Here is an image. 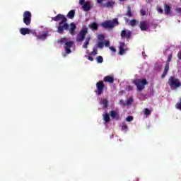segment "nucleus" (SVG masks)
<instances>
[{
    "label": "nucleus",
    "instance_id": "nucleus-15",
    "mask_svg": "<svg viewBox=\"0 0 181 181\" xmlns=\"http://www.w3.org/2000/svg\"><path fill=\"white\" fill-rule=\"evenodd\" d=\"M20 33L21 35H23V36H25V35L32 33V30H30L29 28H22L20 29Z\"/></svg>",
    "mask_w": 181,
    "mask_h": 181
},
{
    "label": "nucleus",
    "instance_id": "nucleus-43",
    "mask_svg": "<svg viewBox=\"0 0 181 181\" xmlns=\"http://www.w3.org/2000/svg\"><path fill=\"white\" fill-rule=\"evenodd\" d=\"M122 131H125V129H128V127L127 126V124H124L122 127Z\"/></svg>",
    "mask_w": 181,
    "mask_h": 181
},
{
    "label": "nucleus",
    "instance_id": "nucleus-24",
    "mask_svg": "<svg viewBox=\"0 0 181 181\" xmlns=\"http://www.w3.org/2000/svg\"><path fill=\"white\" fill-rule=\"evenodd\" d=\"M170 11H171L170 6L168 4L164 5V11L165 15H169V13H170Z\"/></svg>",
    "mask_w": 181,
    "mask_h": 181
},
{
    "label": "nucleus",
    "instance_id": "nucleus-11",
    "mask_svg": "<svg viewBox=\"0 0 181 181\" xmlns=\"http://www.w3.org/2000/svg\"><path fill=\"white\" fill-rule=\"evenodd\" d=\"M74 44V42L73 41H69L64 44V47L65 49L66 54H70V53H71V47H73Z\"/></svg>",
    "mask_w": 181,
    "mask_h": 181
},
{
    "label": "nucleus",
    "instance_id": "nucleus-10",
    "mask_svg": "<svg viewBox=\"0 0 181 181\" xmlns=\"http://www.w3.org/2000/svg\"><path fill=\"white\" fill-rule=\"evenodd\" d=\"M52 21H54V22H59V21H61L60 22H67V18L63 14H58L55 17H52Z\"/></svg>",
    "mask_w": 181,
    "mask_h": 181
},
{
    "label": "nucleus",
    "instance_id": "nucleus-39",
    "mask_svg": "<svg viewBox=\"0 0 181 181\" xmlns=\"http://www.w3.org/2000/svg\"><path fill=\"white\" fill-rule=\"evenodd\" d=\"M86 59H88V60H90V62H94V58H93V57L90 56H86Z\"/></svg>",
    "mask_w": 181,
    "mask_h": 181
},
{
    "label": "nucleus",
    "instance_id": "nucleus-4",
    "mask_svg": "<svg viewBox=\"0 0 181 181\" xmlns=\"http://www.w3.org/2000/svg\"><path fill=\"white\" fill-rule=\"evenodd\" d=\"M133 83L135 84V86H136L137 89L140 91H142V90L145 88V86L148 84L146 79H136L133 81Z\"/></svg>",
    "mask_w": 181,
    "mask_h": 181
},
{
    "label": "nucleus",
    "instance_id": "nucleus-33",
    "mask_svg": "<svg viewBox=\"0 0 181 181\" xmlns=\"http://www.w3.org/2000/svg\"><path fill=\"white\" fill-rule=\"evenodd\" d=\"M172 57H173L172 54H170L168 55V57L166 64H168V67H169V63H170V60H172Z\"/></svg>",
    "mask_w": 181,
    "mask_h": 181
},
{
    "label": "nucleus",
    "instance_id": "nucleus-5",
    "mask_svg": "<svg viewBox=\"0 0 181 181\" xmlns=\"http://www.w3.org/2000/svg\"><path fill=\"white\" fill-rule=\"evenodd\" d=\"M23 23L26 26H29L32 22V13L30 11H25L23 14Z\"/></svg>",
    "mask_w": 181,
    "mask_h": 181
},
{
    "label": "nucleus",
    "instance_id": "nucleus-6",
    "mask_svg": "<svg viewBox=\"0 0 181 181\" xmlns=\"http://www.w3.org/2000/svg\"><path fill=\"white\" fill-rule=\"evenodd\" d=\"M88 33V29L85 28L81 29L79 33L77 35L76 37V42H84V39H86V35Z\"/></svg>",
    "mask_w": 181,
    "mask_h": 181
},
{
    "label": "nucleus",
    "instance_id": "nucleus-31",
    "mask_svg": "<svg viewBox=\"0 0 181 181\" xmlns=\"http://www.w3.org/2000/svg\"><path fill=\"white\" fill-rule=\"evenodd\" d=\"M97 63H103L104 62V58L102 56H98L96 57Z\"/></svg>",
    "mask_w": 181,
    "mask_h": 181
},
{
    "label": "nucleus",
    "instance_id": "nucleus-26",
    "mask_svg": "<svg viewBox=\"0 0 181 181\" xmlns=\"http://www.w3.org/2000/svg\"><path fill=\"white\" fill-rule=\"evenodd\" d=\"M100 104L103 105V108H107L108 107V100H107V99H103Z\"/></svg>",
    "mask_w": 181,
    "mask_h": 181
},
{
    "label": "nucleus",
    "instance_id": "nucleus-14",
    "mask_svg": "<svg viewBox=\"0 0 181 181\" xmlns=\"http://www.w3.org/2000/svg\"><path fill=\"white\" fill-rule=\"evenodd\" d=\"M76 29H77V26L76 25V24L74 23H71L70 28L69 30L70 35H71L72 36H74L76 33Z\"/></svg>",
    "mask_w": 181,
    "mask_h": 181
},
{
    "label": "nucleus",
    "instance_id": "nucleus-40",
    "mask_svg": "<svg viewBox=\"0 0 181 181\" xmlns=\"http://www.w3.org/2000/svg\"><path fill=\"white\" fill-rule=\"evenodd\" d=\"M157 12H158V13H163V8H157Z\"/></svg>",
    "mask_w": 181,
    "mask_h": 181
},
{
    "label": "nucleus",
    "instance_id": "nucleus-3",
    "mask_svg": "<svg viewBox=\"0 0 181 181\" xmlns=\"http://www.w3.org/2000/svg\"><path fill=\"white\" fill-rule=\"evenodd\" d=\"M69 28L70 25L69 23H67V22H59L57 32L59 35H63V33H64V30H69Z\"/></svg>",
    "mask_w": 181,
    "mask_h": 181
},
{
    "label": "nucleus",
    "instance_id": "nucleus-21",
    "mask_svg": "<svg viewBox=\"0 0 181 181\" xmlns=\"http://www.w3.org/2000/svg\"><path fill=\"white\" fill-rule=\"evenodd\" d=\"M168 71H169V64H166L164 67V71L161 75V78H165V77H166V75L168 74Z\"/></svg>",
    "mask_w": 181,
    "mask_h": 181
},
{
    "label": "nucleus",
    "instance_id": "nucleus-17",
    "mask_svg": "<svg viewBox=\"0 0 181 181\" xmlns=\"http://www.w3.org/2000/svg\"><path fill=\"white\" fill-rule=\"evenodd\" d=\"M103 81H105V83H109L110 84H112L114 83V77L111 76H106L104 77Z\"/></svg>",
    "mask_w": 181,
    "mask_h": 181
},
{
    "label": "nucleus",
    "instance_id": "nucleus-7",
    "mask_svg": "<svg viewBox=\"0 0 181 181\" xmlns=\"http://www.w3.org/2000/svg\"><path fill=\"white\" fill-rule=\"evenodd\" d=\"M79 5L82 6L84 12H88V11L91 10V2L86 1V0H79Z\"/></svg>",
    "mask_w": 181,
    "mask_h": 181
},
{
    "label": "nucleus",
    "instance_id": "nucleus-18",
    "mask_svg": "<svg viewBox=\"0 0 181 181\" xmlns=\"http://www.w3.org/2000/svg\"><path fill=\"white\" fill-rule=\"evenodd\" d=\"M109 114H110V117H111V118H112V119L118 120V119L119 118V115H118V113L117 112H115V110L110 111Z\"/></svg>",
    "mask_w": 181,
    "mask_h": 181
},
{
    "label": "nucleus",
    "instance_id": "nucleus-16",
    "mask_svg": "<svg viewBox=\"0 0 181 181\" xmlns=\"http://www.w3.org/2000/svg\"><path fill=\"white\" fill-rule=\"evenodd\" d=\"M114 5H115V1H108L107 3L102 4V6L103 8H114Z\"/></svg>",
    "mask_w": 181,
    "mask_h": 181
},
{
    "label": "nucleus",
    "instance_id": "nucleus-41",
    "mask_svg": "<svg viewBox=\"0 0 181 181\" xmlns=\"http://www.w3.org/2000/svg\"><path fill=\"white\" fill-rule=\"evenodd\" d=\"M109 49L113 52V53H115V52H117V49H115V47H110Z\"/></svg>",
    "mask_w": 181,
    "mask_h": 181
},
{
    "label": "nucleus",
    "instance_id": "nucleus-2",
    "mask_svg": "<svg viewBox=\"0 0 181 181\" xmlns=\"http://www.w3.org/2000/svg\"><path fill=\"white\" fill-rule=\"evenodd\" d=\"M117 25H119V23L118 22V18H114L112 21H105V22L101 23V26L102 28H104V29H112V28L117 26Z\"/></svg>",
    "mask_w": 181,
    "mask_h": 181
},
{
    "label": "nucleus",
    "instance_id": "nucleus-19",
    "mask_svg": "<svg viewBox=\"0 0 181 181\" xmlns=\"http://www.w3.org/2000/svg\"><path fill=\"white\" fill-rule=\"evenodd\" d=\"M47 35H49L47 32H45L42 34H38L37 35V39L39 40H45L47 37Z\"/></svg>",
    "mask_w": 181,
    "mask_h": 181
},
{
    "label": "nucleus",
    "instance_id": "nucleus-30",
    "mask_svg": "<svg viewBox=\"0 0 181 181\" xmlns=\"http://www.w3.org/2000/svg\"><path fill=\"white\" fill-rule=\"evenodd\" d=\"M140 15H141V16H146V8H142L140 10Z\"/></svg>",
    "mask_w": 181,
    "mask_h": 181
},
{
    "label": "nucleus",
    "instance_id": "nucleus-29",
    "mask_svg": "<svg viewBox=\"0 0 181 181\" xmlns=\"http://www.w3.org/2000/svg\"><path fill=\"white\" fill-rule=\"evenodd\" d=\"M58 43H61V45H64V43H67V39L66 37H62L58 40Z\"/></svg>",
    "mask_w": 181,
    "mask_h": 181
},
{
    "label": "nucleus",
    "instance_id": "nucleus-35",
    "mask_svg": "<svg viewBox=\"0 0 181 181\" xmlns=\"http://www.w3.org/2000/svg\"><path fill=\"white\" fill-rule=\"evenodd\" d=\"M97 52H98V50H97V49H93V52H91L90 53V56H96Z\"/></svg>",
    "mask_w": 181,
    "mask_h": 181
},
{
    "label": "nucleus",
    "instance_id": "nucleus-47",
    "mask_svg": "<svg viewBox=\"0 0 181 181\" xmlns=\"http://www.w3.org/2000/svg\"><path fill=\"white\" fill-rule=\"evenodd\" d=\"M119 2H125V1H127V0H119Z\"/></svg>",
    "mask_w": 181,
    "mask_h": 181
},
{
    "label": "nucleus",
    "instance_id": "nucleus-20",
    "mask_svg": "<svg viewBox=\"0 0 181 181\" xmlns=\"http://www.w3.org/2000/svg\"><path fill=\"white\" fill-rule=\"evenodd\" d=\"M90 40H91V37L88 36L86 38L85 42H83V45L82 46L83 49H87V47H88V45H90Z\"/></svg>",
    "mask_w": 181,
    "mask_h": 181
},
{
    "label": "nucleus",
    "instance_id": "nucleus-8",
    "mask_svg": "<svg viewBox=\"0 0 181 181\" xmlns=\"http://www.w3.org/2000/svg\"><path fill=\"white\" fill-rule=\"evenodd\" d=\"M105 88V85L104 84V82L103 81H98L96 83V94L98 95H101L103 93H104V88Z\"/></svg>",
    "mask_w": 181,
    "mask_h": 181
},
{
    "label": "nucleus",
    "instance_id": "nucleus-42",
    "mask_svg": "<svg viewBox=\"0 0 181 181\" xmlns=\"http://www.w3.org/2000/svg\"><path fill=\"white\" fill-rule=\"evenodd\" d=\"M176 12L181 15V7L175 8Z\"/></svg>",
    "mask_w": 181,
    "mask_h": 181
},
{
    "label": "nucleus",
    "instance_id": "nucleus-44",
    "mask_svg": "<svg viewBox=\"0 0 181 181\" xmlns=\"http://www.w3.org/2000/svg\"><path fill=\"white\" fill-rule=\"evenodd\" d=\"M105 46L106 47H109L110 46V41H105V42L104 43Z\"/></svg>",
    "mask_w": 181,
    "mask_h": 181
},
{
    "label": "nucleus",
    "instance_id": "nucleus-22",
    "mask_svg": "<svg viewBox=\"0 0 181 181\" xmlns=\"http://www.w3.org/2000/svg\"><path fill=\"white\" fill-rule=\"evenodd\" d=\"M75 16H76V11L71 10L66 15V18H68L69 19H74Z\"/></svg>",
    "mask_w": 181,
    "mask_h": 181
},
{
    "label": "nucleus",
    "instance_id": "nucleus-23",
    "mask_svg": "<svg viewBox=\"0 0 181 181\" xmlns=\"http://www.w3.org/2000/svg\"><path fill=\"white\" fill-rule=\"evenodd\" d=\"M126 16H128L129 18H132L134 16V14L132 13V11L131 10V7H127V11L125 14Z\"/></svg>",
    "mask_w": 181,
    "mask_h": 181
},
{
    "label": "nucleus",
    "instance_id": "nucleus-12",
    "mask_svg": "<svg viewBox=\"0 0 181 181\" xmlns=\"http://www.w3.org/2000/svg\"><path fill=\"white\" fill-rule=\"evenodd\" d=\"M119 54L122 56L125 54V47H127V44H125L124 42H119Z\"/></svg>",
    "mask_w": 181,
    "mask_h": 181
},
{
    "label": "nucleus",
    "instance_id": "nucleus-46",
    "mask_svg": "<svg viewBox=\"0 0 181 181\" xmlns=\"http://www.w3.org/2000/svg\"><path fill=\"white\" fill-rule=\"evenodd\" d=\"M104 0H97L98 4H103Z\"/></svg>",
    "mask_w": 181,
    "mask_h": 181
},
{
    "label": "nucleus",
    "instance_id": "nucleus-25",
    "mask_svg": "<svg viewBox=\"0 0 181 181\" xmlns=\"http://www.w3.org/2000/svg\"><path fill=\"white\" fill-rule=\"evenodd\" d=\"M103 119L105 121V122H110V121H111V119L110 117V114L106 113L103 115Z\"/></svg>",
    "mask_w": 181,
    "mask_h": 181
},
{
    "label": "nucleus",
    "instance_id": "nucleus-45",
    "mask_svg": "<svg viewBox=\"0 0 181 181\" xmlns=\"http://www.w3.org/2000/svg\"><path fill=\"white\" fill-rule=\"evenodd\" d=\"M127 90H128L129 91L132 90V86H127Z\"/></svg>",
    "mask_w": 181,
    "mask_h": 181
},
{
    "label": "nucleus",
    "instance_id": "nucleus-27",
    "mask_svg": "<svg viewBox=\"0 0 181 181\" xmlns=\"http://www.w3.org/2000/svg\"><path fill=\"white\" fill-rule=\"evenodd\" d=\"M90 29H92L93 30H98V24H97V23H93L90 25Z\"/></svg>",
    "mask_w": 181,
    "mask_h": 181
},
{
    "label": "nucleus",
    "instance_id": "nucleus-49",
    "mask_svg": "<svg viewBox=\"0 0 181 181\" xmlns=\"http://www.w3.org/2000/svg\"><path fill=\"white\" fill-rule=\"evenodd\" d=\"M122 93H124V90H121V91L119 92V94H122Z\"/></svg>",
    "mask_w": 181,
    "mask_h": 181
},
{
    "label": "nucleus",
    "instance_id": "nucleus-1",
    "mask_svg": "<svg viewBox=\"0 0 181 181\" xmlns=\"http://www.w3.org/2000/svg\"><path fill=\"white\" fill-rule=\"evenodd\" d=\"M168 83L169 84L171 90H177L181 86L180 81L175 76H170L168 79Z\"/></svg>",
    "mask_w": 181,
    "mask_h": 181
},
{
    "label": "nucleus",
    "instance_id": "nucleus-36",
    "mask_svg": "<svg viewBox=\"0 0 181 181\" xmlns=\"http://www.w3.org/2000/svg\"><path fill=\"white\" fill-rule=\"evenodd\" d=\"M127 122H131V121H134V117L129 116L126 119Z\"/></svg>",
    "mask_w": 181,
    "mask_h": 181
},
{
    "label": "nucleus",
    "instance_id": "nucleus-38",
    "mask_svg": "<svg viewBox=\"0 0 181 181\" xmlns=\"http://www.w3.org/2000/svg\"><path fill=\"white\" fill-rule=\"evenodd\" d=\"M98 47H99V49H103V47H104V42H99L98 43Z\"/></svg>",
    "mask_w": 181,
    "mask_h": 181
},
{
    "label": "nucleus",
    "instance_id": "nucleus-34",
    "mask_svg": "<svg viewBox=\"0 0 181 181\" xmlns=\"http://www.w3.org/2000/svg\"><path fill=\"white\" fill-rule=\"evenodd\" d=\"M132 101H134V99L132 98H129L127 101V105H131L132 104Z\"/></svg>",
    "mask_w": 181,
    "mask_h": 181
},
{
    "label": "nucleus",
    "instance_id": "nucleus-48",
    "mask_svg": "<svg viewBox=\"0 0 181 181\" xmlns=\"http://www.w3.org/2000/svg\"><path fill=\"white\" fill-rule=\"evenodd\" d=\"M129 19L128 18H125V22H129Z\"/></svg>",
    "mask_w": 181,
    "mask_h": 181
},
{
    "label": "nucleus",
    "instance_id": "nucleus-9",
    "mask_svg": "<svg viewBox=\"0 0 181 181\" xmlns=\"http://www.w3.org/2000/svg\"><path fill=\"white\" fill-rule=\"evenodd\" d=\"M120 36L122 38L125 37L127 40H128V39H131V36H132V31L129 30H123L120 33Z\"/></svg>",
    "mask_w": 181,
    "mask_h": 181
},
{
    "label": "nucleus",
    "instance_id": "nucleus-13",
    "mask_svg": "<svg viewBox=\"0 0 181 181\" xmlns=\"http://www.w3.org/2000/svg\"><path fill=\"white\" fill-rule=\"evenodd\" d=\"M139 28L142 32H145V30H148V22L145 21H140Z\"/></svg>",
    "mask_w": 181,
    "mask_h": 181
},
{
    "label": "nucleus",
    "instance_id": "nucleus-37",
    "mask_svg": "<svg viewBox=\"0 0 181 181\" xmlns=\"http://www.w3.org/2000/svg\"><path fill=\"white\" fill-rule=\"evenodd\" d=\"M98 40H104V39H105V37L104 36V35L100 34L98 36Z\"/></svg>",
    "mask_w": 181,
    "mask_h": 181
},
{
    "label": "nucleus",
    "instance_id": "nucleus-28",
    "mask_svg": "<svg viewBox=\"0 0 181 181\" xmlns=\"http://www.w3.org/2000/svg\"><path fill=\"white\" fill-rule=\"evenodd\" d=\"M137 23H139V21L135 19L131 20L129 22V25L130 26H132V28H134V26H136Z\"/></svg>",
    "mask_w": 181,
    "mask_h": 181
},
{
    "label": "nucleus",
    "instance_id": "nucleus-32",
    "mask_svg": "<svg viewBox=\"0 0 181 181\" xmlns=\"http://www.w3.org/2000/svg\"><path fill=\"white\" fill-rule=\"evenodd\" d=\"M144 115H151V114H152V111H151L148 108H145L144 110Z\"/></svg>",
    "mask_w": 181,
    "mask_h": 181
}]
</instances>
